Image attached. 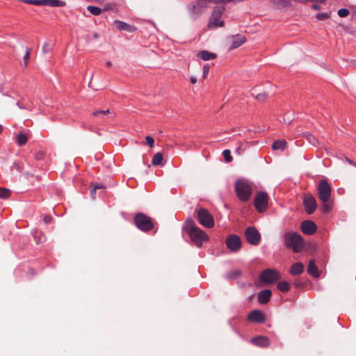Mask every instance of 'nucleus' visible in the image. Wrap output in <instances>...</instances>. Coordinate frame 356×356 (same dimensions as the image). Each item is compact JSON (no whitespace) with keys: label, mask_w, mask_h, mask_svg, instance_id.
<instances>
[{"label":"nucleus","mask_w":356,"mask_h":356,"mask_svg":"<svg viewBox=\"0 0 356 356\" xmlns=\"http://www.w3.org/2000/svg\"><path fill=\"white\" fill-rule=\"evenodd\" d=\"M284 245L293 250V252H300L304 248V240L297 232H289L284 234Z\"/></svg>","instance_id":"7ed1b4c3"},{"label":"nucleus","mask_w":356,"mask_h":356,"mask_svg":"<svg viewBox=\"0 0 356 356\" xmlns=\"http://www.w3.org/2000/svg\"><path fill=\"white\" fill-rule=\"evenodd\" d=\"M216 4L211 15L210 16L207 27L209 29H216L217 27L222 26V0L219 2L213 3Z\"/></svg>","instance_id":"20e7f679"},{"label":"nucleus","mask_w":356,"mask_h":356,"mask_svg":"<svg viewBox=\"0 0 356 356\" xmlns=\"http://www.w3.org/2000/svg\"><path fill=\"white\" fill-rule=\"evenodd\" d=\"M44 158V153L39 151L35 154V159L38 161L42 160Z\"/></svg>","instance_id":"4c0bfd02"},{"label":"nucleus","mask_w":356,"mask_h":356,"mask_svg":"<svg viewBox=\"0 0 356 356\" xmlns=\"http://www.w3.org/2000/svg\"><path fill=\"white\" fill-rule=\"evenodd\" d=\"M209 70V66L208 65H205L203 67V76L204 77L208 74Z\"/></svg>","instance_id":"79ce46f5"},{"label":"nucleus","mask_w":356,"mask_h":356,"mask_svg":"<svg viewBox=\"0 0 356 356\" xmlns=\"http://www.w3.org/2000/svg\"><path fill=\"white\" fill-rule=\"evenodd\" d=\"M246 40V38L243 35H236L226 40L227 45L229 47V50L234 49L241 46Z\"/></svg>","instance_id":"ddd939ff"},{"label":"nucleus","mask_w":356,"mask_h":356,"mask_svg":"<svg viewBox=\"0 0 356 356\" xmlns=\"http://www.w3.org/2000/svg\"><path fill=\"white\" fill-rule=\"evenodd\" d=\"M248 319L254 323H263L265 321V316L261 311L254 310L249 314Z\"/></svg>","instance_id":"dca6fc26"},{"label":"nucleus","mask_w":356,"mask_h":356,"mask_svg":"<svg viewBox=\"0 0 356 356\" xmlns=\"http://www.w3.org/2000/svg\"><path fill=\"white\" fill-rule=\"evenodd\" d=\"M93 38H94L95 39H97V38H99V35H98L97 33H95L93 34Z\"/></svg>","instance_id":"3c124183"},{"label":"nucleus","mask_w":356,"mask_h":356,"mask_svg":"<svg viewBox=\"0 0 356 356\" xmlns=\"http://www.w3.org/2000/svg\"><path fill=\"white\" fill-rule=\"evenodd\" d=\"M106 66L108 67H111L112 66V63L111 61L106 62Z\"/></svg>","instance_id":"09e8293b"},{"label":"nucleus","mask_w":356,"mask_h":356,"mask_svg":"<svg viewBox=\"0 0 356 356\" xmlns=\"http://www.w3.org/2000/svg\"><path fill=\"white\" fill-rule=\"evenodd\" d=\"M347 161H348L350 164H353V165H355V163H353L351 160H350V159H347Z\"/></svg>","instance_id":"603ef678"},{"label":"nucleus","mask_w":356,"mask_h":356,"mask_svg":"<svg viewBox=\"0 0 356 356\" xmlns=\"http://www.w3.org/2000/svg\"><path fill=\"white\" fill-rule=\"evenodd\" d=\"M238 155H239V150L237 149H236V152H235Z\"/></svg>","instance_id":"5fc2aeb1"},{"label":"nucleus","mask_w":356,"mask_h":356,"mask_svg":"<svg viewBox=\"0 0 356 356\" xmlns=\"http://www.w3.org/2000/svg\"><path fill=\"white\" fill-rule=\"evenodd\" d=\"M277 288L282 292H287L290 289V285L289 282L284 281L277 284Z\"/></svg>","instance_id":"bb28decb"},{"label":"nucleus","mask_w":356,"mask_h":356,"mask_svg":"<svg viewBox=\"0 0 356 356\" xmlns=\"http://www.w3.org/2000/svg\"><path fill=\"white\" fill-rule=\"evenodd\" d=\"M3 131V127L1 124H0V134Z\"/></svg>","instance_id":"864d4df0"},{"label":"nucleus","mask_w":356,"mask_h":356,"mask_svg":"<svg viewBox=\"0 0 356 356\" xmlns=\"http://www.w3.org/2000/svg\"><path fill=\"white\" fill-rule=\"evenodd\" d=\"M337 14L341 17H345L349 15V10L346 8H341L338 10Z\"/></svg>","instance_id":"f704fd0d"},{"label":"nucleus","mask_w":356,"mask_h":356,"mask_svg":"<svg viewBox=\"0 0 356 356\" xmlns=\"http://www.w3.org/2000/svg\"><path fill=\"white\" fill-rule=\"evenodd\" d=\"M185 229L192 241L197 246L202 245V243L208 239L205 232L197 227L194 221L191 218L186 221Z\"/></svg>","instance_id":"f03ea898"},{"label":"nucleus","mask_w":356,"mask_h":356,"mask_svg":"<svg viewBox=\"0 0 356 356\" xmlns=\"http://www.w3.org/2000/svg\"><path fill=\"white\" fill-rule=\"evenodd\" d=\"M10 191L6 188H0V198L7 199L10 195Z\"/></svg>","instance_id":"c756f323"},{"label":"nucleus","mask_w":356,"mask_h":356,"mask_svg":"<svg viewBox=\"0 0 356 356\" xmlns=\"http://www.w3.org/2000/svg\"><path fill=\"white\" fill-rule=\"evenodd\" d=\"M331 186L326 179L321 180L317 187L318 198L322 202V210L324 213H328L332 209V203L330 201L331 196Z\"/></svg>","instance_id":"f257e3e1"},{"label":"nucleus","mask_w":356,"mask_h":356,"mask_svg":"<svg viewBox=\"0 0 356 356\" xmlns=\"http://www.w3.org/2000/svg\"><path fill=\"white\" fill-rule=\"evenodd\" d=\"M110 113V111L108 109L104 111H96L92 113V115L95 117H102L106 114Z\"/></svg>","instance_id":"72a5a7b5"},{"label":"nucleus","mask_w":356,"mask_h":356,"mask_svg":"<svg viewBox=\"0 0 356 356\" xmlns=\"http://www.w3.org/2000/svg\"><path fill=\"white\" fill-rule=\"evenodd\" d=\"M34 238H35V242L37 243H41L45 241V240H46V236L42 232H36L35 233Z\"/></svg>","instance_id":"cd10ccee"},{"label":"nucleus","mask_w":356,"mask_h":356,"mask_svg":"<svg viewBox=\"0 0 356 356\" xmlns=\"http://www.w3.org/2000/svg\"><path fill=\"white\" fill-rule=\"evenodd\" d=\"M235 191L239 200L247 202L252 195V188L250 184L245 180H238L235 184Z\"/></svg>","instance_id":"39448f33"},{"label":"nucleus","mask_w":356,"mask_h":356,"mask_svg":"<svg viewBox=\"0 0 356 356\" xmlns=\"http://www.w3.org/2000/svg\"><path fill=\"white\" fill-rule=\"evenodd\" d=\"M23 2L35 6H49L51 7L65 6V2L60 0H22Z\"/></svg>","instance_id":"9d476101"},{"label":"nucleus","mask_w":356,"mask_h":356,"mask_svg":"<svg viewBox=\"0 0 356 356\" xmlns=\"http://www.w3.org/2000/svg\"><path fill=\"white\" fill-rule=\"evenodd\" d=\"M30 54H31V49H29L26 50V54L24 56V63L25 66L27 65V63L30 59Z\"/></svg>","instance_id":"e433bc0d"},{"label":"nucleus","mask_w":356,"mask_h":356,"mask_svg":"<svg viewBox=\"0 0 356 356\" xmlns=\"http://www.w3.org/2000/svg\"><path fill=\"white\" fill-rule=\"evenodd\" d=\"M163 161V154L161 152L156 153L152 161V163L153 165H159L161 164Z\"/></svg>","instance_id":"a878e982"},{"label":"nucleus","mask_w":356,"mask_h":356,"mask_svg":"<svg viewBox=\"0 0 356 356\" xmlns=\"http://www.w3.org/2000/svg\"><path fill=\"white\" fill-rule=\"evenodd\" d=\"M252 95H254L255 97V98L261 102L266 101V99L268 97V94L265 92H261V93H258L257 95H255L254 92H252Z\"/></svg>","instance_id":"7c9ffc66"},{"label":"nucleus","mask_w":356,"mask_h":356,"mask_svg":"<svg viewBox=\"0 0 356 356\" xmlns=\"http://www.w3.org/2000/svg\"><path fill=\"white\" fill-rule=\"evenodd\" d=\"M305 266L300 262L293 264L290 269V273L293 275H298L301 274L304 270Z\"/></svg>","instance_id":"412c9836"},{"label":"nucleus","mask_w":356,"mask_h":356,"mask_svg":"<svg viewBox=\"0 0 356 356\" xmlns=\"http://www.w3.org/2000/svg\"><path fill=\"white\" fill-rule=\"evenodd\" d=\"M268 204V195L265 192L259 193L254 198V207L259 212L266 210Z\"/></svg>","instance_id":"9b49d317"},{"label":"nucleus","mask_w":356,"mask_h":356,"mask_svg":"<svg viewBox=\"0 0 356 356\" xmlns=\"http://www.w3.org/2000/svg\"><path fill=\"white\" fill-rule=\"evenodd\" d=\"M235 0H224V4L227 3L229 2L234 1Z\"/></svg>","instance_id":"8fccbe9b"},{"label":"nucleus","mask_w":356,"mask_h":356,"mask_svg":"<svg viewBox=\"0 0 356 356\" xmlns=\"http://www.w3.org/2000/svg\"><path fill=\"white\" fill-rule=\"evenodd\" d=\"M281 277L278 271L273 269H266L261 273L260 279L266 284H273L280 280Z\"/></svg>","instance_id":"6e6552de"},{"label":"nucleus","mask_w":356,"mask_h":356,"mask_svg":"<svg viewBox=\"0 0 356 356\" xmlns=\"http://www.w3.org/2000/svg\"><path fill=\"white\" fill-rule=\"evenodd\" d=\"M330 17V15L327 13H321L316 15V18L319 20H325Z\"/></svg>","instance_id":"c9c22d12"},{"label":"nucleus","mask_w":356,"mask_h":356,"mask_svg":"<svg viewBox=\"0 0 356 356\" xmlns=\"http://www.w3.org/2000/svg\"><path fill=\"white\" fill-rule=\"evenodd\" d=\"M243 272L240 269H234L227 273L226 279L228 280H235L240 278Z\"/></svg>","instance_id":"4be33fe9"},{"label":"nucleus","mask_w":356,"mask_h":356,"mask_svg":"<svg viewBox=\"0 0 356 356\" xmlns=\"http://www.w3.org/2000/svg\"><path fill=\"white\" fill-rule=\"evenodd\" d=\"M247 241L253 245H257L261 241V235L254 227H248L245 231Z\"/></svg>","instance_id":"1a4fd4ad"},{"label":"nucleus","mask_w":356,"mask_h":356,"mask_svg":"<svg viewBox=\"0 0 356 356\" xmlns=\"http://www.w3.org/2000/svg\"><path fill=\"white\" fill-rule=\"evenodd\" d=\"M307 273L312 275L313 277H319L318 269L316 265L315 261L314 259H311L309 262V265L307 267Z\"/></svg>","instance_id":"aec40b11"},{"label":"nucleus","mask_w":356,"mask_h":356,"mask_svg":"<svg viewBox=\"0 0 356 356\" xmlns=\"http://www.w3.org/2000/svg\"><path fill=\"white\" fill-rule=\"evenodd\" d=\"M197 56L203 60H209L216 58V54L207 50H203L198 53Z\"/></svg>","instance_id":"5701e85b"},{"label":"nucleus","mask_w":356,"mask_h":356,"mask_svg":"<svg viewBox=\"0 0 356 356\" xmlns=\"http://www.w3.org/2000/svg\"><path fill=\"white\" fill-rule=\"evenodd\" d=\"M93 188L96 190L104 188V186L101 184H95L93 185Z\"/></svg>","instance_id":"37998d69"},{"label":"nucleus","mask_w":356,"mask_h":356,"mask_svg":"<svg viewBox=\"0 0 356 356\" xmlns=\"http://www.w3.org/2000/svg\"><path fill=\"white\" fill-rule=\"evenodd\" d=\"M87 10L94 15H99L102 13V9L99 7L88 6Z\"/></svg>","instance_id":"c85d7f7f"},{"label":"nucleus","mask_w":356,"mask_h":356,"mask_svg":"<svg viewBox=\"0 0 356 356\" xmlns=\"http://www.w3.org/2000/svg\"><path fill=\"white\" fill-rule=\"evenodd\" d=\"M272 293L269 289H264L258 293V300L261 304H266L270 300Z\"/></svg>","instance_id":"6ab92c4d"},{"label":"nucleus","mask_w":356,"mask_h":356,"mask_svg":"<svg viewBox=\"0 0 356 356\" xmlns=\"http://www.w3.org/2000/svg\"><path fill=\"white\" fill-rule=\"evenodd\" d=\"M271 2L279 7H285L288 5V0H270Z\"/></svg>","instance_id":"473e14b6"},{"label":"nucleus","mask_w":356,"mask_h":356,"mask_svg":"<svg viewBox=\"0 0 356 356\" xmlns=\"http://www.w3.org/2000/svg\"><path fill=\"white\" fill-rule=\"evenodd\" d=\"M303 204L305 211L308 214H312L317 208L316 199L311 194H307L304 196Z\"/></svg>","instance_id":"4468645a"},{"label":"nucleus","mask_w":356,"mask_h":356,"mask_svg":"<svg viewBox=\"0 0 356 356\" xmlns=\"http://www.w3.org/2000/svg\"><path fill=\"white\" fill-rule=\"evenodd\" d=\"M146 142L150 147H153L154 145V140L151 136H146Z\"/></svg>","instance_id":"ea45409f"},{"label":"nucleus","mask_w":356,"mask_h":356,"mask_svg":"<svg viewBox=\"0 0 356 356\" xmlns=\"http://www.w3.org/2000/svg\"><path fill=\"white\" fill-rule=\"evenodd\" d=\"M43 221L45 224H49L52 221V217L50 216H45L43 218Z\"/></svg>","instance_id":"a19ab883"},{"label":"nucleus","mask_w":356,"mask_h":356,"mask_svg":"<svg viewBox=\"0 0 356 356\" xmlns=\"http://www.w3.org/2000/svg\"><path fill=\"white\" fill-rule=\"evenodd\" d=\"M300 230L307 235H312L317 230L316 225L311 220H305L300 225Z\"/></svg>","instance_id":"2eb2a0df"},{"label":"nucleus","mask_w":356,"mask_h":356,"mask_svg":"<svg viewBox=\"0 0 356 356\" xmlns=\"http://www.w3.org/2000/svg\"><path fill=\"white\" fill-rule=\"evenodd\" d=\"M226 245L231 251L237 252L241 248V240L238 236L230 234L227 237Z\"/></svg>","instance_id":"f8f14e48"},{"label":"nucleus","mask_w":356,"mask_h":356,"mask_svg":"<svg viewBox=\"0 0 356 356\" xmlns=\"http://www.w3.org/2000/svg\"><path fill=\"white\" fill-rule=\"evenodd\" d=\"M134 222L136 227L143 232H148L154 227L152 219L143 213H138L135 216Z\"/></svg>","instance_id":"423d86ee"},{"label":"nucleus","mask_w":356,"mask_h":356,"mask_svg":"<svg viewBox=\"0 0 356 356\" xmlns=\"http://www.w3.org/2000/svg\"><path fill=\"white\" fill-rule=\"evenodd\" d=\"M355 165L356 166V163H355Z\"/></svg>","instance_id":"6e6d98bb"},{"label":"nucleus","mask_w":356,"mask_h":356,"mask_svg":"<svg viewBox=\"0 0 356 356\" xmlns=\"http://www.w3.org/2000/svg\"><path fill=\"white\" fill-rule=\"evenodd\" d=\"M224 161L227 163H231L233 161L229 149H224Z\"/></svg>","instance_id":"2f4dec72"},{"label":"nucleus","mask_w":356,"mask_h":356,"mask_svg":"<svg viewBox=\"0 0 356 356\" xmlns=\"http://www.w3.org/2000/svg\"><path fill=\"white\" fill-rule=\"evenodd\" d=\"M116 28L120 31H125L129 33H133L136 30V28L131 24H127L122 21L116 20L114 22Z\"/></svg>","instance_id":"f3484780"},{"label":"nucleus","mask_w":356,"mask_h":356,"mask_svg":"<svg viewBox=\"0 0 356 356\" xmlns=\"http://www.w3.org/2000/svg\"><path fill=\"white\" fill-rule=\"evenodd\" d=\"M42 51L44 54H47L51 51V44L49 42H45L42 47Z\"/></svg>","instance_id":"58836bf2"},{"label":"nucleus","mask_w":356,"mask_h":356,"mask_svg":"<svg viewBox=\"0 0 356 356\" xmlns=\"http://www.w3.org/2000/svg\"><path fill=\"white\" fill-rule=\"evenodd\" d=\"M96 191L97 190L93 188L92 190L90 191L91 196L93 199L95 198Z\"/></svg>","instance_id":"c03bdc74"},{"label":"nucleus","mask_w":356,"mask_h":356,"mask_svg":"<svg viewBox=\"0 0 356 356\" xmlns=\"http://www.w3.org/2000/svg\"><path fill=\"white\" fill-rule=\"evenodd\" d=\"M253 344L259 347H268L270 345V340L268 338L263 336H259L252 339Z\"/></svg>","instance_id":"a211bd4d"},{"label":"nucleus","mask_w":356,"mask_h":356,"mask_svg":"<svg viewBox=\"0 0 356 356\" xmlns=\"http://www.w3.org/2000/svg\"><path fill=\"white\" fill-rule=\"evenodd\" d=\"M17 140V144L19 146H22V145H24L26 143V142L28 140V138H27L26 134H22V133H19L17 136V140Z\"/></svg>","instance_id":"393cba45"},{"label":"nucleus","mask_w":356,"mask_h":356,"mask_svg":"<svg viewBox=\"0 0 356 356\" xmlns=\"http://www.w3.org/2000/svg\"><path fill=\"white\" fill-rule=\"evenodd\" d=\"M286 142L284 140H276L273 143L272 147L273 149L283 150L286 146Z\"/></svg>","instance_id":"b1692460"},{"label":"nucleus","mask_w":356,"mask_h":356,"mask_svg":"<svg viewBox=\"0 0 356 356\" xmlns=\"http://www.w3.org/2000/svg\"><path fill=\"white\" fill-rule=\"evenodd\" d=\"M312 8L314 10H319L320 6L318 4L314 3L312 5Z\"/></svg>","instance_id":"de8ad7c7"},{"label":"nucleus","mask_w":356,"mask_h":356,"mask_svg":"<svg viewBox=\"0 0 356 356\" xmlns=\"http://www.w3.org/2000/svg\"><path fill=\"white\" fill-rule=\"evenodd\" d=\"M190 80L193 84H195L197 82V79L194 76L191 77Z\"/></svg>","instance_id":"49530a36"},{"label":"nucleus","mask_w":356,"mask_h":356,"mask_svg":"<svg viewBox=\"0 0 356 356\" xmlns=\"http://www.w3.org/2000/svg\"><path fill=\"white\" fill-rule=\"evenodd\" d=\"M197 217L199 222L205 227L211 228L214 225L212 216L205 209L201 208L197 209Z\"/></svg>","instance_id":"0eeeda50"},{"label":"nucleus","mask_w":356,"mask_h":356,"mask_svg":"<svg viewBox=\"0 0 356 356\" xmlns=\"http://www.w3.org/2000/svg\"><path fill=\"white\" fill-rule=\"evenodd\" d=\"M308 140L309 143H312V144H315L314 142H313L312 140H314V138L312 136V135H309V137H308Z\"/></svg>","instance_id":"a18cd8bd"}]
</instances>
